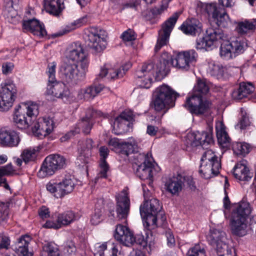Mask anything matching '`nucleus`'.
I'll return each mask as SVG.
<instances>
[{
	"label": "nucleus",
	"mask_w": 256,
	"mask_h": 256,
	"mask_svg": "<svg viewBox=\"0 0 256 256\" xmlns=\"http://www.w3.org/2000/svg\"><path fill=\"white\" fill-rule=\"evenodd\" d=\"M134 162L137 166L140 164H146L148 162H152V158L148 156V154L136 152L132 156Z\"/></svg>",
	"instance_id": "nucleus-49"
},
{
	"label": "nucleus",
	"mask_w": 256,
	"mask_h": 256,
	"mask_svg": "<svg viewBox=\"0 0 256 256\" xmlns=\"http://www.w3.org/2000/svg\"><path fill=\"white\" fill-rule=\"evenodd\" d=\"M136 76L138 78L147 76L146 83H142L140 86L143 88H149L152 82V77L154 75V64L152 62L144 63L142 66L141 69L136 72Z\"/></svg>",
	"instance_id": "nucleus-24"
},
{
	"label": "nucleus",
	"mask_w": 256,
	"mask_h": 256,
	"mask_svg": "<svg viewBox=\"0 0 256 256\" xmlns=\"http://www.w3.org/2000/svg\"><path fill=\"white\" fill-rule=\"evenodd\" d=\"M216 130L219 144L224 148H230V138L226 132L225 126L222 122H216Z\"/></svg>",
	"instance_id": "nucleus-31"
},
{
	"label": "nucleus",
	"mask_w": 256,
	"mask_h": 256,
	"mask_svg": "<svg viewBox=\"0 0 256 256\" xmlns=\"http://www.w3.org/2000/svg\"><path fill=\"white\" fill-rule=\"evenodd\" d=\"M66 56L68 60L77 62L79 66H81L84 62L86 67H88L89 60L88 54L79 42H75L71 44L67 50Z\"/></svg>",
	"instance_id": "nucleus-17"
},
{
	"label": "nucleus",
	"mask_w": 256,
	"mask_h": 256,
	"mask_svg": "<svg viewBox=\"0 0 256 256\" xmlns=\"http://www.w3.org/2000/svg\"><path fill=\"white\" fill-rule=\"evenodd\" d=\"M183 184L182 176L178 174L169 178L166 182L165 186L168 192L172 194H176L182 190Z\"/></svg>",
	"instance_id": "nucleus-32"
},
{
	"label": "nucleus",
	"mask_w": 256,
	"mask_h": 256,
	"mask_svg": "<svg viewBox=\"0 0 256 256\" xmlns=\"http://www.w3.org/2000/svg\"><path fill=\"white\" fill-rule=\"evenodd\" d=\"M187 137L190 140V144L194 146L200 145L204 148L213 144V138L212 134L206 132L188 134Z\"/></svg>",
	"instance_id": "nucleus-20"
},
{
	"label": "nucleus",
	"mask_w": 256,
	"mask_h": 256,
	"mask_svg": "<svg viewBox=\"0 0 256 256\" xmlns=\"http://www.w3.org/2000/svg\"><path fill=\"white\" fill-rule=\"evenodd\" d=\"M210 86L203 80H198L194 88L193 94L186 99V108L192 114L202 116L209 113L211 103L204 98L203 96L209 92Z\"/></svg>",
	"instance_id": "nucleus-1"
},
{
	"label": "nucleus",
	"mask_w": 256,
	"mask_h": 256,
	"mask_svg": "<svg viewBox=\"0 0 256 256\" xmlns=\"http://www.w3.org/2000/svg\"><path fill=\"white\" fill-rule=\"evenodd\" d=\"M96 252L94 254V256L100 255L104 256V251L106 250L107 242H104L102 244L97 243L94 246Z\"/></svg>",
	"instance_id": "nucleus-59"
},
{
	"label": "nucleus",
	"mask_w": 256,
	"mask_h": 256,
	"mask_svg": "<svg viewBox=\"0 0 256 256\" xmlns=\"http://www.w3.org/2000/svg\"><path fill=\"white\" fill-rule=\"evenodd\" d=\"M178 96L170 86L163 85L158 90L157 94L154 100V108L156 111H160L165 108L172 107Z\"/></svg>",
	"instance_id": "nucleus-8"
},
{
	"label": "nucleus",
	"mask_w": 256,
	"mask_h": 256,
	"mask_svg": "<svg viewBox=\"0 0 256 256\" xmlns=\"http://www.w3.org/2000/svg\"><path fill=\"white\" fill-rule=\"evenodd\" d=\"M104 88V86L102 84L91 86L81 90L79 94H82L83 98L88 100L94 98Z\"/></svg>",
	"instance_id": "nucleus-37"
},
{
	"label": "nucleus",
	"mask_w": 256,
	"mask_h": 256,
	"mask_svg": "<svg viewBox=\"0 0 256 256\" xmlns=\"http://www.w3.org/2000/svg\"><path fill=\"white\" fill-rule=\"evenodd\" d=\"M121 149L120 153L128 156L130 154L138 152V146L137 142L132 138H130L127 141L120 142L118 144Z\"/></svg>",
	"instance_id": "nucleus-33"
},
{
	"label": "nucleus",
	"mask_w": 256,
	"mask_h": 256,
	"mask_svg": "<svg viewBox=\"0 0 256 256\" xmlns=\"http://www.w3.org/2000/svg\"><path fill=\"white\" fill-rule=\"evenodd\" d=\"M172 56L168 52H164L161 56L160 62L164 66L165 68H168L172 65V60H174Z\"/></svg>",
	"instance_id": "nucleus-58"
},
{
	"label": "nucleus",
	"mask_w": 256,
	"mask_h": 256,
	"mask_svg": "<svg viewBox=\"0 0 256 256\" xmlns=\"http://www.w3.org/2000/svg\"><path fill=\"white\" fill-rule=\"evenodd\" d=\"M198 54L194 50L179 52L174 60H172V66L182 70L187 71L190 64L196 61Z\"/></svg>",
	"instance_id": "nucleus-14"
},
{
	"label": "nucleus",
	"mask_w": 256,
	"mask_h": 256,
	"mask_svg": "<svg viewBox=\"0 0 256 256\" xmlns=\"http://www.w3.org/2000/svg\"><path fill=\"white\" fill-rule=\"evenodd\" d=\"M116 218L126 222V218L130 212V200L126 190H123L116 196Z\"/></svg>",
	"instance_id": "nucleus-15"
},
{
	"label": "nucleus",
	"mask_w": 256,
	"mask_h": 256,
	"mask_svg": "<svg viewBox=\"0 0 256 256\" xmlns=\"http://www.w3.org/2000/svg\"><path fill=\"white\" fill-rule=\"evenodd\" d=\"M86 42L88 46L92 50V52L98 54L102 52L107 45V32L103 30H96L92 28L87 34Z\"/></svg>",
	"instance_id": "nucleus-11"
},
{
	"label": "nucleus",
	"mask_w": 256,
	"mask_h": 256,
	"mask_svg": "<svg viewBox=\"0 0 256 256\" xmlns=\"http://www.w3.org/2000/svg\"><path fill=\"white\" fill-rule=\"evenodd\" d=\"M76 216L72 211H67L62 214H59L57 216V219L61 228L66 226L72 222L75 219Z\"/></svg>",
	"instance_id": "nucleus-42"
},
{
	"label": "nucleus",
	"mask_w": 256,
	"mask_h": 256,
	"mask_svg": "<svg viewBox=\"0 0 256 256\" xmlns=\"http://www.w3.org/2000/svg\"><path fill=\"white\" fill-rule=\"evenodd\" d=\"M103 210L102 208H98L96 206L92 214L90 222L93 225L99 224L102 220Z\"/></svg>",
	"instance_id": "nucleus-48"
},
{
	"label": "nucleus",
	"mask_w": 256,
	"mask_h": 256,
	"mask_svg": "<svg viewBox=\"0 0 256 256\" xmlns=\"http://www.w3.org/2000/svg\"><path fill=\"white\" fill-rule=\"evenodd\" d=\"M30 240L31 238L29 236H22L18 239V241L16 243L14 248H22L24 246H28Z\"/></svg>",
	"instance_id": "nucleus-55"
},
{
	"label": "nucleus",
	"mask_w": 256,
	"mask_h": 256,
	"mask_svg": "<svg viewBox=\"0 0 256 256\" xmlns=\"http://www.w3.org/2000/svg\"><path fill=\"white\" fill-rule=\"evenodd\" d=\"M202 25L198 20L196 18L188 19L181 25L180 29L185 34L196 36L200 33Z\"/></svg>",
	"instance_id": "nucleus-27"
},
{
	"label": "nucleus",
	"mask_w": 256,
	"mask_h": 256,
	"mask_svg": "<svg viewBox=\"0 0 256 256\" xmlns=\"http://www.w3.org/2000/svg\"><path fill=\"white\" fill-rule=\"evenodd\" d=\"M256 29V19H245L237 22L236 32L240 35L245 36L253 33Z\"/></svg>",
	"instance_id": "nucleus-30"
},
{
	"label": "nucleus",
	"mask_w": 256,
	"mask_h": 256,
	"mask_svg": "<svg viewBox=\"0 0 256 256\" xmlns=\"http://www.w3.org/2000/svg\"><path fill=\"white\" fill-rule=\"evenodd\" d=\"M152 162H148L146 164H138L136 168V174L142 180H150L152 178Z\"/></svg>",
	"instance_id": "nucleus-35"
},
{
	"label": "nucleus",
	"mask_w": 256,
	"mask_h": 256,
	"mask_svg": "<svg viewBox=\"0 0 256 256\" xmlns=\"http://www.w3.org/2000/svg\"><path fill=\"white\" fill-rule=\"evenodd\" d=\"M226 70V68L220 64L210 62L208 68V73L212 77L217 79H220L224 77Z\"/></svg>",
	"instance_id": "nucleus-40"
},
{
	"label": "nucleus",
	"mask_w": 256,
	"mask_h": 256,
	"mask_svg": "<svg viewBox=\"0 0 256 256\" xmlns=\"http://www.w3.org/2000/svg\"><path fill=\"white\" fill-rule=\"evenodd\" d=\"M201 162H220L218 159V157L216 156L214 154V152L211 150H206L201 158Z\"/></svg>",
	"instance_id": "nucleus-50"
},
{
	"label": "nucleus",
	"mask_w": 256,
	"mask_h": 256,
	"mask_svg": "<svg viewBox=\"0 0 256 256\" xmlns=\"http://www.w3.org/2000/svg\"><path fill=\"white\" fill-rule=\"evenodd\" d=\"M182 182H184L183 186L186 184L191 190H195L194 182L192 178L190 176H182Z\"/></svg>",
	"instance_id": "nucleus-64"
},
{
	"label": "nucleus",
	"mask_w": 256,
	"mask_h": 256,
	"mask_svg": "<svg viewBox=\"0 0 256 256\" xmlns=\"http://www.w3.org/2000/svg\"><path fill=\"white\" fill-rule=\"evenodd\" d=\"M133 119V114L131 111L123 112L114 120L113 124V132L117 135L126 133L132 126V122Z\"/></svg>",
	"instance_id": "nucleus-16"
},
{
	"label": "nucleus",
	"mask_w": 256,
	"mask_h": 256,
	"mask_svg": "<svg viewBox=\"0 0 256 256\" xmlns=\"http://www.w3.org/2000/svg\"><path fill=\"white\" fill-rule=\"evenodd\" d=\"M58 184L61 188H62L60 194H61L63 192L64 196L72 192L75 186L74 180L70 176L64 178L62 182H58Z\"/></svg>",
	"instance_id": "nucleus-44"
},
{
	"label": "nucleus",
	"mask_w": 256,
	"mask_h": 256,
	"mask_svg": "<svg viewBox=\"0 0 256 256\" xmlns=\"http://www.w3.org/2000/svg\"><path fill=\"white\" fill-rule=\"evenodd\" d=\"M131 66L130 64H126L120 68H112L109 64H105L100 70L99 74L101 78L107 77L110 80H114L122 78Z\"/></svg>",
	"instance_id": "nucleus-21"
},
{
	"label": "nucleus",
	"mask_w": 256,
	"mask_h": 256,
	"mask_svg": "<svg viewBox=\"0 0 256 256\" xmlns=\"http://www.w3.org/2000/svg\"><path fill=\"white\" fill-rule=\"evenodd\" d=\"M22 109L26 110V115L28 118L32 120V122H36V116L38 114V106L34 102H28L24 104Z\"/></svg>",
	"instance_id": "nucleus-41"
},
{
	"label": "nucleus",
	"mask_w": 256,
	"mask_h": 256,
	"mask_svg": "<svg viewBox=\"0 0 256 256\" xmlns=\"http://www.w3.org/2000/svg\"><path fill=\"white\" fill-rule=\"evenodd\" d=\"M94 124L93 120H88L86 118H82L78 124L79 128L82 129V132L88 134L90 133L91 129Z\"/></svg>",
	"instance_id": "nucleus-47"
},
{
	"label": "nucleus",
	"mask_w": 256,
	"mask_h": 256,
	"mask_svg": "<svg viewBox=\"0 0 256 256\" xmlns=\"http://www.w3.org/2000/svg\"><path fill=\"white\" fill-rule=\"evenodd\" d=\"M44 2L46 10L54 16L58 15L64 8L60 0H44Z\"/></svg>",
	"instance_id": "nucleus-36"
},
{
	"label": "nucleus",
	"mask_w": 256,
	"mask_h": 256,
	"mask_svg": "<svg viewBox=\"0 0 256 256\" xmlns=\"http://www.w3.org/2000/svg\"><path fill=\"white\" fill-rule=\"evenodd\" d=\"M22 28L24 30L40 37H44L46 35L44 24L36 18L23 20Z\"/></svg>",
	"instance_id": "nucleus-23"
},
{
	"label": "nucleus",
	"mask_w": 256,
	"mask_h": 256,
	"mask_svg": "<svg viewBox=\"0 0 256 256\" xmlns=\"http://www.w3.org/2000/svg\"><path fill=\"white\" fill-rule=\"evenodd\" d=\"M254 90V88L252 83L240 82L238 86L232 91V96L234 100H240L248 96Z\"/></svg>",
	"instance_id": "nucleus-29"
},
{
	"label": "nucleus",
	"mask_w": 256,
	"mask_h": 256,
	"mask_svg": "<svg viewBox=\"0 0 256 256\" xmlns=\"http://www.w3.org/2000/svg\"><path fill=\"white\" fill-rule=\"evenodd\" d=\"M56 66L55 62L48 64L47 74L48 76V83L46 93L48 95L60 98L66 101L69 97L70 92L66 88V86L63 82L56 80L55 78Z\"/></svg>",
	"instance_id": "nucleus-5"
},
{
	"label": "nucleus",
	"mask_w": 256,
	"mask_h": 256,
	"mask_svg": "<svg viewBox=\"0 0 256 256\" xmlns=\"http://www.w3.org/2000/svg\"><path fill=\"white\" fill-rule=\"evenodd\" d=\"M38 150L34 148H28L23 150L21 157L23 161L27 164L29 162H34L36 158Z\"/></svg>",
	"instance_id": "nucleus-45"
},
{
	"label": "nucleus",
	"mask_w": 256,
	"mask_h": 256,
	"mask_svg": "<svg viewBox=\"0 0 256 256\" xmlns=\"http://www.w3.org/2000/svg\"><path fill=\"white\" fill-rule=\"evenodd\" d=\"M221 168L220 162H202L200 167L199 173L204 178H210L216 176L219 173V170Z\"/></svg>",
	"instance_id": "nucleus-26"
},
{
	"label": "nucleus",
	"mask_w": 256,
	"mask_h": 256,
	"mask_svg": "<svg viewBox=\"0 0 256 256\" xmlns=\"http://www.w3.org/2000/svg\"><path fill=\"white\" fill-rule=\"evenodd\" d=\"M32 132L38 137L42 138L50 134L54 130V122L51 119H44L42 122H34L32 126Z\"/></svg>",
	"instance_id": "nucleus-18"
},
{
	"label": "nucleus",
	"mask_w": 256,
	"mask_h": 256,
	"mask_svg": "<svg viewBox=\"0 0 256 256\" xmlns=\"http://www.w3.org/2000/svg\"><path fill=\"white\" fill-rule=\"evenodd\" d=\"M114 236L117 241L124 246H130L134 244L133 232L125 226L118 224Z\"/></svg>",
	"instance_id": "nucleus-19"
},
{
	"label": "nucleus",
	"mask_w": 256,
	"mask_h": 256,
	"mask_svg": "<svg viewBox=\"0 0 256 256\" xmlns=\"http://www.w3.org/2000/svg\"><path fill=\"white\" fill-rule=\"evenodd\" d=\"M230 44L232 48V52L234 53V57L242 53L247 46L246 40L240 38L230 42Z\"/></svg>",
	"instance_id": "nucleus-39"
},
{
	"label": "nucleus",
	"mask_w": 256,
	"mask_h": 256,
	"mask_svg": "<svg viewBox=\"0 0 256 256\" xmlns=\"http://www.w3.org/2000/svg\"><path fill=\"white\" fill-rule=\"evenodd\" d=\"M20 141L18 134L10 129L0 130V144L3 146L13 147L18 145Z\"/></svg>",
	"instance_id": "nucleus-22"
},
{
	"label": "nucleus",
	"mask_w": 256,
	"mask_h": 256,
	"mask_svg": "<svg viewBox=\"0 0 256 256\" xmlns=\"http://www.w3.org/2000/svg\"><path fill=\"white\" fill-rule=\"evenodd\" d=\"M210 17L211 23L218 27H226L230 22V18L226 10L218 8L216 3L204 4L202 6Z\"/></svg>",
	"instance_id": "nucleus-9"
},
{
	"label": "nucleus",
	"mask_w": 256,
	"mask_h": 256,
	"mask_svg": "<svg viewBox=\"0 0 256 256\" xmlns=\"http://www.w3.org/2000/svg\"><path fill=\"white\" fill-rule=\"evenodd\" d=\"M134 244L142 246L144 248H146L148 246V240H146L144 236L142 234L134 236Z\"/></svg>",
	"instance_id": "nucleus-57"
},
{
	"label": "nucleus",
	"mask_w": 256,
	"mask_h": 256,
	"mask_svg": "<svg viewBox=\"0 0 256 256\" xmlns=\"http://www.w3.org/2000/svg\"><path fill=\"white\" fill-rule=\"evenodd\" d=\"M121 37L123 40L126 42L134 40L136 39V38L134 32L131 29H128V30L124 32Z\"/></svg>",
	"instance_id": "nucleus-56"
},
{
	"label": "nucleus",
	"mask_w": 256,
	"mask_h": 256,
	"mask_svg": "<svg viewBox=\"0 0 256 256\" xmlns=\"http://www.w3.org/2000/svg\"><path fill=\"white\" fill-rule=\"evenodd\" d=\"M225 38L224 40H222L220 44L221 46L220 48V54L222 57L226 59H229L234 57V53L232 52V48L230 44L229 41H224L226 38L224 36Z\"/></svg>",
	"instance_id": "nucleus-43"
},
{
	"label": "nucleus",
	"mask_w": 256,
	"mask_h": 256,
	"mask_svg": "<svg viewBox=\"0 0 256 256\" xmlns=\"http://www.w3.org/2000/svg\"><path fill=\"white\" fill-rule=\"evenodd\" d=\"M26 110L22 109V106H18V108L16 109L14 115V122L16 124L18 128L21 129H26L30 126H32L34 124L32 120L28 118L26 115Z\"/></svg>",
	"instance_id": "nucleus-28"
},
{
	"label": "nucleus",
	"mask_w": 256,
	"mask_h": 256,
	"mask_svg": "<svg viewBox=\"0 0 256 256\" xmlns=\"http://www.w3.org/2000/svg\"><path fill=\"white\" fill-rule=\"evenodd\" d=\"M99 153L100 156V162H106V160L109 154L108 148L106 146H102L99 148Z\"/></svg>",
	"instance_id": "nucleus-63"
},
{
	"label": "nucleus",
	"mask_w": 256,
	"mask_h": 256,
	"mask_svg": "<svg viewBox=\"0 0 256 256\" xmlns=\"http://www.w3.org/2000/svg\"><path fill=\"white\" fill-rule=\"evenodd\" d=\"M88 70L84 62L79 66L74 62H67L60 66V73L64 81L74 84L84 79Z\"/></svg>",
	"instance_id": "nucleus-4"
},
{
	"label": "nucleus",
	"mask_w": 256,
	"mask_h": 256,
	"mask_svg": "<svg viewBox=\"0 0 256 256\" xmlns=\"http://www.w3.org/2000/svg\"><path fill=\"white\" fill-rule=\"evenodd\" d=\"M234 175L240 180L248 181L252 178L244 161L238 163L234 168Z\"/></svg>",
	"instance_id": "nucleus-34"
},
{
	"label": "nucleus",
	"mask_w": 256,
	"mask_h": 256,
	"mask_svg": "<svg viewBox=\"0 0 256 256\" xmlns=\"http://www.w3.org/2000/svg\"><path fill=\"white\" fill-rule=\"evenodd\" d=\"M90 20V16L86 14L80 18L74 21L72 24L74 26L72 29L76 28V27H80L81 26L86 24Z\"/></svg>",
	"instance_id": "nucleus-60"
},
{
	"label": "nucleus",
	"mask_w": 256,
	"mask_h": 256,
	"mask_svg": "<svg viewBox=\"0 0 256 256\" xmlns=\"http://www.w3.org/2000/svg\"><path fill=\"white\" fill-rule=\"evenodd\" d=\"M225 38L223 32L219 28H210L206 31L205 36L197 39L196 48L198 50L206 49L221 42Z\"/></svg>",
	"instance_id": "nucleus-13"
},
{
	"label": "nucleus",
	"mask_w": 256,
	"mask_h": 256,
	"mask_svg": "<svg viewBox=\"0 0 256 256\" xmlns=\"http://www.w3.org/2000/svg\"><path fill=\"white\" fill-rule=\"evenodd\" d=\"M40 256H60L58 246L54 242H46L43 244Z\"/></svg>",
	"instance_id": "nucleus-38"
},
{
	"label": "nucleus",
	"mask_w": 256,
	"mask_h": 256,
	"mask_svg": "<svg viewBox=\"0 0 256 256\" xmlns=\"http://www.w3.org/2000/svg\"><path fill=\"white\" fill-rule=\"evenodd\" d=\"M18 96V90L12 82L2 84L0 89V112H7L13 106Z\"/></svg>",
	"instance_id": "nucleus-10"
},
{
	"label": "nucleus",
	"mask_w": 256,
	"mask_h": 256,
	"mask_svg": "<svg viewBox=\"0 0 256 256\" xmlns=\"http://www.w3.org/2000/svg\"><path fill=\"white\" fill-rule=\"evenodd\" d=\"M94 141L91 138H87L78 142L79 155L78 160L82 164H87L92 155L91 150L94 147Z\"/></svg>",
	"instance_id": "nucleus-25"
},
{
	"label": "nucleus",
	"mask_w": 256,
	"mask_h": 256,
	"mask_svg": "<svg viewBox=\"0 0 256 256\" xmlns=\"http://www.w3.org/2000/svg\"><path fill=\"white\" fill-rule=\"evenodd\" d=\"M46 189L56 198H62L64 196L63 192L60 194L62 188L59 184L54 182V181H50L46 184Z\"/></svg>",
	"instance_id": "nucleus-46"
},
{
	"label": "nucleus",
	"mask_w": 256,
	"mask_h": 256,
	"mask_svg": "<svg viewBox=\"0 0 256 256\" xmlns=\"http://www.w3.org/2000/svg\"><path fill=\"white\" fill-rule=\"evenodd\" d=\"M8 203H0V222L6 220L8 214Z\"/></svg>",
	"instance_id": "nucleus-54"
},
{
	"label": "nucleus",
	"mask_w": 256,
	"mask_h": 256,
	"mask_svg": "<svg viewBox=\"0 0 256 256\" xmlns=\"http://www.w3.org/2000/svg\"><path fill=\"white\" fill-rule=\"evenodd\" d=\"M252 208L247 202H240L232 210L230 218L232 233L242 236L248 232V218L251 213Z\"/></svg>",
	"instance_id": "nucleus-2"
},
{
	"label": "nucleus",
	"mask_w": 256,
	"mask_h": 256,
	"mask_svg": "<svg viewBox=\"0 0 256 256\" xmlns=\"http://www.w3.org/2000/svg\"><path fill=\"white\" fill-rule=\"evenodd\" d=\"M162 206L156 198H152L145 201L140 206V214L144 220V225L148 230L154 229L157 226L156 222L160 218L162 222L166 220L164 212L162 210Z\"/></svg>",
	"instance_id": "nucleus-3"
},
{
	"label": "nucleus",
	"mask_w": 256,
	"mask_h": 256,
	"mask_svg": "<svg viewBox=\"0 0 256 256\" xmlns=\"http://www.w3.org/2000/svg\"><path fill=\"white\" fill-rule=\"evenodd\" d=\"M109 170V166L106 162H100V171L95 178V182H97L100 178H106L107 172Z\"/></svg>",
	"instance_id": "nucleus-51"
},
{
	"label": "nucleus",
	"mask_w": 256,
	"mask_h": 256,
	"mask_svg": "<svg viewBox=\"0 0 256 256\" xmlns=\"http://www.w3.org/2000/svg\"><path fill=\"white\" fill-rule=\"evenodd\" d=\"M208 244L215 248L218 256H232V250L226 243L224 232L217 228H210L206 237Z\"/></svg>",
	"instance_id": "nucleus-7"
},
{
	"label": "nucleus",
	"mask_w": 256,
	"mask_h": 256,
	"mask_svg": "<svg viewBox=\"0 0 256 256\" xmlns=\"http://www.w3.org/2000/svg\"><path fill=\"white\" fill-rule=\"evenodd\" d=\"M66 166V160L64 156L58 154H50L43 162L38 176L40 178L51 176Z\"/></svg>",
	"instance_id": "nucleus-6"
},
{
	"label": "nucleus",
	"mask_w": 256,
	"mask_h": 256,
	"mask_svg": "<svg viewBox=\"0 0 256 256\" xmlns=\"http://www.w3.org/2000/svg\"><path fill=\"white\" fill-rule=\"evenodd\" d=\"M234 151H237L238 154H246L250 152V146L246 143L238 142L233 146Z\"/></svg>",
	"instance_id": "nucleus-52"
},
{
	"label": "nucleus",
	"mask_w": 256,
	"mask_h": 256,
	"mask_svg": "<svg viewBox=\"0 0 256 256\" xmlns=\"http://www.w3.org/2000/svg\"><path fill=\"white\" fill-rule=\"evenodd\" d=\"M188 256H206L204 248L199 244H196L188 251Z\"/></svg>",
	"instance_id": "nucleus-53"
},
{
	"label": "nucleus",
	"mask_w": 256,
	"mask_h": 256,
	"mask_svg": "<svg viewBox=\"0 0 256 256\" xmlns=\"http://www.w3.org/2000/svg\"><path fill=\"white\" fill-rule=\"evenodd\" d=\"M14 68V64L12 62H6L2 64V74L6 75L10 74Z\"/></svg>",
	"instance_id": "nucleus-61"
},
{
	"label": "nucleus",
	"mask_w": 256,
	"mask_h": 256,
	"mask_svg": "<svg viewBox=\"0 0 256 256\" xmlns=\"http://www.w3.org/2000/svg\"><path fill=\"white\" fill-rule=\"evenodd\" d=\"M43 227L48 228H54V229H58L61 228L58 219L56 222L53 220H48L43 226Z\"/></svg>",
	"instance_id": "nucleus-62"
},
{
	"label": "nucleus",
	"mask_w": 256,
	"mask_h": 256,
	"mask_svg": "<svg viewBox=\"0 0 256 256\" xmlns=\"http://www.w3.org/2000/svg\"><path fill=\"white\" fill-rule=\"evenodd\" d=\"M180 12H176L162 25L158 32L157 42L154 48L155 52H158L163 46L168 42L170 36L180 14Z\"/></svg>",
	"instance_id": "nucleus-12"
}]
</instances>
